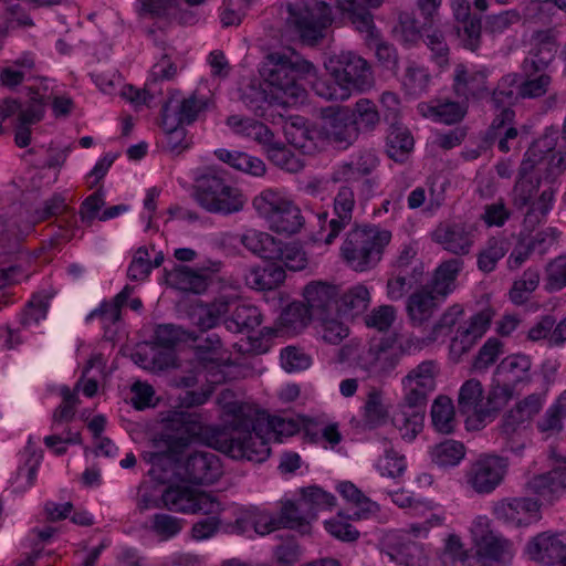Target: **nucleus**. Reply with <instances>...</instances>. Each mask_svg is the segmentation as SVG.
Returning a JSON list of instances; mask_svg holds the SVG:
<instances>
[{
  "label": "nucleus",
  "mask_w": 566,
  "mask_h": 566,
  "mask_svg": "<svg viewBox=\"0 0 566 566\" xmlns=\"http://www.w3.org/2000/svg\"><path fill=\"white\" fill-rule=\"evenodd\" d=\"M515 387L503 381L493 380V386L485 398V409L488 417L493 412L501 410L512 399Z\"/></svg>",
  "instance_id": "obj_58"
},
{
  "label": "nucleus",
  "mask_w": 566,
  "mask_h": 566,
  "mask_svg": "<svg viewBox=\"0 0 566 566\" xmlns=\"http://www.w3.org/2000/svg\"><path fill=\"white\" fill-rule=\"evenodd\" d=\"M230 390L218 396L224 416L223 428L213 434V447L235 460L263 462L270 455L269 440L293 436L298 423L293 419L269 416L253 405L233 400Z\"/></svg>",
  "instance_id": "obj_1"
},
{
  "label": "nucleus",
  "mask_w": 566,
  "mask_h": 566,
  "mask_svg": "<svg viewBox=\"0 0 566 566\" xmlns=\"http://www.w3.org/2000/svg\"><path fill=\"white\" fill-rule=\"evenodd\" d=\"M262 323L260 310L250 304H238L231 315L224 319L226 328L232 333L251 332Z\"/></svg>",
  "instance_id": "obj_38"
},
{
  "label": "nucleus",
  "mask_w": 566,
  "mask_h": 566,
  "mask_svg": "<svg viewBox=\"0 0 566 566\" xmlns=\"http://www.w3.org/2000/svg\"><path fill=\"white\" fill-rule=\"evenodd\" d=\"M196 490L185 486H169L161 495L164 506L170 511L191 513Z\"/></svg>",
  "instance_id": "obj_50"
},
{
  "label": "nucleus",
  "mask_w": 566,
  "mask_h": 566,
  "mask_svg": "<svg viewBox=\"0 0 566 566\" xmlns=\"http://www.w3.org/2000/svg\"><path fill=\"white\" fill-rule=\"evenodd\" d=\"M401 350L388 347L384 344L370 346L361 354L359 360L363 368L370 375L385 378L398 366L401 358Z\"/></svg>",
  "instance_id": "obj_24"
},
{
  "label": "nucleus",
  "mask_w": 566,
  "mask_h": 566,
  "mask_svg": "<svg viewBox=\"0 0 566 566\" xmlns=\"http://www.w3.org/2000/svg\"><path fill=\"white\" fill-rule=\"evenodd\" d=\"M280 319L285 327L297 331L304 328L313 317L306 304L292 303L281 314Z\"/></svg>",
  "instance_id": "obj_64"
},
{
  "label": "nucleus",
  "mask_w": 566,
  "mask_h": 566,
  "mask_svg": "<svg viewBox=\"0 0 566 566\" xmlns=\"http://www.w3.org/2000/svg\"><path fill=\"white\" fill-rule=\"evenodd\" d=\"M532 361L530 356L513 354L505 357L495 369V381H503L513 387L531 380Z\"/></svg>",
  "instance_id": "obj_30"
},
{
  "label": "nucleus",
  "mask_w": 566,
  "mask_h": 566,
  "mask_svg": "<svg viewBox=\"0 0 566 566\" xmlns=\"http://www.w3.org/2000/svg\"><path fill=\"white\" fill-rule=\"evenodd\" d=\"M485 397L479 380L469 379L460 388L458 397V409L468 418H475L482 422L488 417L485 409Z\"/></svg>",
  "instance_id": "obj_28"
},
{
  "label": "nucleus",
  "mask_w": 566,
  "mask_h": 566,
  "mask_svg": "<svg viewBox=\"0 0 566 566\" xmlns=\"http://www.w3.org/2000/svg\"><path fill=\"white\" fill-rule=\"evenodd\" d=\"M452 87L459 101L447 102L443 106L474 103L488 93L486 76L482 72L469 71L463 64H458L454 70Z\"/></svg>",
  "instance_id": "obj_21"
},
{
  "label": "nucleus",
  "mask_w": 566,
  "mask_h": 566,
  "mask_svg": "<svg viewBox=\"0 0 566 566\" xmlns=\"http://www.w3.org/2000/svg\"><path fill=\"white\" fill-rule=\"evenodd\" d=\"M277 254L279 255L273 261H281L284 270L287 269L294 272L302 271L308 264L306 252L296 243H283L281 241Z\"/></svg>",
  "instance_id": "obj_54"
},
{
  "label": "nucleus",
  "mask_w": 566,
  "mask_h": 566,
  "mask_svg": "<svg viewBox=\"0 0 566 566\" xmlns=\"http://www.w3.org/2000/svg\"><path fill=\"white\" fill-rule=\"evenodd\" d=\"M222 340L219 335H208L196 346V370L179 379V385L193 387L205 378L210 384H219L224 379L220 370Z\"/></svg>",
  "instance_id": "obj_11"
},
{
  "label": "nucleus",
  "mask_w": 566,
  "mask_h": 566,
  "mask_svg": "<svg viewBox=\"0 0 566 566\" xmlns=\"http://www.w3.org/2000/svg\"><path fill=\"white\" fill-rule=\"evenodd\" d=\"M431 419L434 428L441 433H451L455 426L454 407L446 396L438 397L431 407Z\"/></svg>",
  "instance_id": "obj_49"
},
{
  "label": "nucleus",
  "mask_w": 566,
  "mask_h": 566,
  "mask_svg": "<svg viewBox=\"0 0 566 566\" xmlns=\"http://www.w3.org/2000/svg\"><path fill=\"white\" fill-rule=\"evenodd\" d=\"M191 196L207 212L222 216L238 213L247 203L242 190L229 184L223 175L213 168H208L196 176Z\"/></svg>",
  "instance_id": "obj_3"
},
{
  "label": "nucleus",
  "mask_w": 566,
  "mask_h": 566,
  "mask_svg": "<svg viewBox=\"0 0 566 566\" xmlns=\"http://www.w3.org/2000/svg\"><path fill=\"white\" fill-rule=\"evenodd\" d=\"M474 557L479 566H505L514 557L513 543L491 528L486 516H476L470 526Z\"/></svg>",
  "instance_id": "obj_5"
},
{
  "label": "nucleus",
  "mask_w": 566,
  "mask_h": 566,
  "mask_svg": "<svg viewBox=\"0 0 566 566\" xmlns=\"http://www.w3.org/2000/svg\"><path fill=\"white\" fill-rule=\"evenodd\" d=\"M462 268L461 259L442 262L436 270L431 285L428 286L429 291L433 292L439 300H444L455 289V280Z\"/></svg>",
  "instance_id": "obj_35"
},
{
  "label": "nucleus",
  "mask_w": 566,
  "mask_h": 566,
  "mask_svg": "<svg viewBox=\"0 0 566 566\" xmlns=\"http://www.w3.org/2000/svg\"><path fill=\"white\" fill-rule=\"evenodd\" d=\"M240 242L253 254L262 259L274 260L279 255L281 241L266 232L251 229L241 235Z\"/></svg>",
  "instance_id": "obj_36"
},
{
  "label": "nucleus",
  "mask_w": 566,
  "mask_h": 566,
  "mask_svg": "<svg viewBox=\"0 0 566 566\" xmlns=\"http://www.w3.org/2000/svg\"><path fill=\"white\" fill-rule=\"evenodd\" d=\"M259 216L277 233L294 234L304 224L300 208L281 193L266 189L253 199Z\"/></svg>",
  "instance_id": "obj_6"
},
{
  "label": "nucleus",
  "mask_w": 566,
  "mask_h": 566,
  "mask_svg": "<svg viewBox=\"0 0 566 566\" xmlns=\"http://www.w3.org/2000/svg\"><path fill=\"white\" fill-rule=\"evenodd\" d=\"M385 120L389 124L387 134V155L396 163H405L413 150L415 140L409 129L400 122L397 108H389L385 115Z\"/></svg>",
  "instance_id": "obj_23"
},
{
  "label": "nucleus",
  "mask_w": 566,
  "mask_h": 566,
  "mask_svg": "<svg viewBox=\"0 0 566 566\" xmlns=\"http://www.w3.org/2000/svg\"><path fill=\"white\" fill-rule=\"evenodd\" d=\"M355 193L350 186H342L334 198V217L328 221V233L324 241L331 244L352 222L355 208Z\"/></svg>",
  "instance_id": "obj_25"
},
{
  "label": "nucleus",
  "mask_w": 566,
  "mask_h": 566,
  "mask_svg": "<svg viewBox=\"0 0 566 566\" xmlns=\"http://www.w3.org/2000/svg\"><path fill=\"white\" fill-rule=\"evenodd\" d=\"M539 504L536 500L530 497H518L502 501L495 507V514L499 518L515 525L526 524L527 516L535 517L538 513Z\"/></svg>",
  "instance_id": "obj_32"
},
{
  "label": "nucleus",
  "mask_w": 566,
  "mask_h": 566,
  "mask_svg": "<svg viewBox=\"0 0 566 566\" xmlns=\"http://www.w3.org/2000/svg\"><path fill=\"white\" fill-rule=\"evenodd\" d=\"M438 374L434 360H424L410 369L401 380L405 406L424 409L428 396L436 389Z\"/></svg>",
  "instance_id": "obj_12"
},
{
  "label": "nucleus",
  "mask_w": 566,
  "mask_h": 566,
  "mask_svg": "<svg viewBox=\"0 0 566 566\" xmlns=\"http://www.w3.org/2000/svg\"><path fill=\"white\" fill-rule=\"evenodd\" d=\"M234 298L227 295L216 297L209 303H199L192 307L190 318L201 332L216 327L230 311Z\"/></svg>",
  "instance_id": "obj_26"
},
{
  "label": "nucleus",
  "mask_w": 566,
  "mask_h": 566,
  "mask_svg": "<svg viewBox=\"0 0 566 566\" xmlns=\"http://www.w3.org/2000/svg\"><path fill=\"white\" fill-rule=\"evenodd\" d=\"M538 187V178H518L512 190L513 206L518 210L528 207L523 220L524 228L527 230H534L545 219L553 206L555 190L552 187L543 190L537 200L531 201Z\"/></svg>",
  "instance_id": "obj_10"
},
{
  "label": "nucleus",
  "mask_w": 566,
  "mask_h": 566,
  "mask_svg": "<svg viewBox=\"0 0 566 566\" xmlns=\"http://www.w3.org/2000/svg\"><path fill=\"white\" fill-rule=\"evenodd\" d=\"M331 74L336 81L364 91L373 84L368 62L353 52H342L329 60Z\"/></svg>",
  "instance_id": "obj_14"
},
{
  "label": "nucleus",
  "mask_w": 566,
  "mask_h": 566,
  "mask_svg": "<svg viewBox=\"0 0 566 566\" xmlns=\"http://www.w3.org/2000/svg\"><path fill=\"white\" fill-rule=\"evenodd\" d=\"M534 40V48L523 63V70L527 74H533L546 69L554 60L557 51V43L551 31H538Z\"/></svg>",
  "instance_id": "obj_27"
},
{
  "label": "nucleus",
  "mask_w": 566,
  "mask_h": 566,
  "mask_svg": "<svg viewBox=\"0 0 566 566\" xmlns=\"http://www.w3.org/2000/svg\"><path fill=\"white\" fill-rule=\"evenodd\" d=\"M291 21L303 41L315 43L324 36V31L331 25L332 9L327 0H300L289 7Z\"/></svg>",
  "instance_id": "obj_8"
},
{
  "label": "nucleus",
  "mask_w": 566,
  "mask_h": 566,
  "mask_svg": "<svg viewBox=\"0 0 566 566\" xmlns=\"http://www.w3.org/2000/svg\"><path fill=\"white\" fill-rule=\"evenodd\" d=\"M286 274L282 265L272 263L265 266H254L245 275L247 284L259 291L273 290L285 281Z\"/></svg>",
  "instance_id": "obj_37"
},
{
  "label": "nucleus",
  "mask_w": 566,
  "mask_h": 566,
  "mask_svg": "<svg viewBox=\"0 0 566 566\" xmlns=\"http://www.w3.org/2000/svg\"><path fill=\"white\" fill-rule=\"evenodd\" d=\"M220 268V262H209V265L197 269L180 265L170 272L169 279L171 284L182 292L201 294L212 283L213 274L219 272Z\"/></svg>",
  "instance_id": "obj_19"
},
{
  "label": "nucleus",
  "mask_w": 566,
  "mask_h": 566,
  "mask_svg": "<svg viewBox=\"0 0 566 566\" xmlns=\"http://www.w3.org/2000/svg\"><path fill=\"white\" fill-rule=\"evenodd\" d=\"M507 251L509 244L505 239L489 238L476 255L478 269L483 273L493 272Z\"/></svg>",
  "instance_id": "obj_42"
},
{
  "label": "nucleus",
  "mask_w": 566,
  "mask_h": 566,
  "mask_svg": "<svg viewBox=\"0 0 566 566\" xmlns=\"http://www.w3.org/2000/svg\"><path fill=\"white\" fill-rule=\"evenodd\" d=\"M279 518L281 528L297 530L302 533L307 531L311 521L307 512L305 511V507H303L300 500L297 502L290 500L283 502L281 505Z\"/></svg>",
  "instance_id": "obj_45"
},
{
  "label": "nucleus",
  "mask_w": 566,
  "mask_h": 566,
  "mask_svg": "<svg viewBox=\"0 0 566 566\" xmlns=\"http://www.w3.org/2000/svg\"><path fill=\"white\" fill-rule=\"evenodd\" d=\"M196 433L197 426L191 413L168 410L163 413L156 442L158 447L166 448L169 458L177 460V457L188 448Z\"/></svg>",
  "instance_id": "obj_9"
},
{
  "label": "nucleus",
  "mask_w": 566,
  "mask_h": 566,
  "mask_svg": "<svg viewBox=\"0 0 566 566\" xmlns=\"http://www.w3.org/2000/svg\"><path fill=\"white\" fill-rule=\"evenodd\" d=\"M491 310H483L474 314L469 322L461 325L450 343V355L455 359L467 354L484 335L492 321Z\"/></svg>",
  "instance_id": "obj_22"
},
{
  "label": "nucleus",
  "mask_w": 566,
  "mask_h": 566,
  "mask_svg": "<svg viewBox=\"0 0 566 566\" xmlns=\"http://www.w3.org/2000/svg\"><path fill=\"white\" fill-rule=\"evenodd\" d=\"M389 412L382 401L381 392L373 389L369 391L364 406L365 424L370 429L378 428L387 422Z\"/></svg>",
  "instance_id": "obj_51"
},
{
  "label": "nucleus",
  "mask_w": 566,
  "mask_h": 566,
  "mask_svg": "<svg viewBox=\"0 0 566 566\" xmlns=\"http://www.w3.org/2000/svg\"><path fill=\"white\" fill-rule=\"evenodd\" d=\"M440 301L428 286L413 292L408 297L406 306L410 323L413 326L427 323L438 310Z\"/></svg>",
  "instance_id": "obj_31"
},
{
  "label": "nucleus",
  "mask_w": 566,
  "mask_h": 566,
  "mask_svg": "<svg viewBox=\"0 0 566 566\" xmlns=\"http://www.w3.org/2000/svg\"><path fill=\"white\" fill-rule=\"evenodd\" d=\"M39 218L45 220L51 217H61V221L71 224L75 218L72 209L65 203V199L61 195H54L44 202L41 210L38 211Z\"/></svg>",
  "instance_id": "obj_63"
},
{
  "label": "nucleus",
  "mask_w": 566,
  "mask_h": 566,
  "mask_svg": "<svg viewBox=\"0 0 566 566\" xmlns=\"http://www.w3.org/2000/svg\"><path fill=\"white\" fill-rule=\"evenodd\" d=\"M432 240L449 253L468 255L474 244V231L464 222L446 221L433 230Z\"/></svg>",
  "instance_id": "obj_16"
},
{
  "label": "nucleus",
  "mask_w": 566,
  "mask_h": 566,
  "mask_svg": "<svg viewBox=\"0 0 566 566\" xmlns=\"http://www.w3.org/2000/svg\"><path fill=\"white\" fill-rule=\"evenodd\" d=\"M392 424L398 429L401 438L412 441L423 427V409L409 408L405 401L399 405L392 417Z\"/></svg>",
  "instance_id": "obj_39"
},
{
  "label": "nucleus",
  "mask_w": 566,
  "mask_h": 566,
  "mask_svg": "<svg viewBox=\"0 0 566 566\" xmlns=\"http://www.w3.org/2000/svg\"><path fill=\"white\" fill-rule=\"evenodd\" d=\"M300 502L310 518L314 520L318 512L329 510L335 505V496L317 486H308L302 490Z\"/></svg>",
  "instance_id": "obj_47"
},
{
  "label": "nucleus",
  "mask_w": 566,
  "mask_h": 566,
  "mask_svg": "<svg viewBox=\"0 0 566 566\" xmlns=\"http://www.w3.org/2000/svg\"><path fill=\"white\" fill-rule=\"evenodd\" d=\"M566 286V254L552 260L545 269V287L549 292L560 291Z\"/></svg>",
  "instance_id": "obj_60"
},
{
  "label": "nucleus",
  "mask_w": 566,
  "mask_h": 566,
  "mask_svg": "<svg viewBox=\"0 0 566 566\" xmlns=\"http://www.w3.org/2000/svg\"><path fill=\"white\" fill-rule=\"evenodd\" d=\"M515 74H509L501 78L497 87L494 90L492 99L496 106H512L521 97L520 84Z\"/></svg>",
  "instance_id": "obj_55"
},
{
  "label": "nucleus",
  "mask_w": 566,
  "mask_h": 566,
  "mask_svg": "<svg viewBox=\"0 0 566 566\" xmlns=\"http://www.w3.org/2000/svg\"><path fill=\"white\" fill-rule=\"evenodd\" d=\"M391 240V232L375 226L352 229L340 248L346 263L355 271L374 269L381 260L385 247Z\"/></svg>",
  "instance_id": "obj_4"
},
{
  "label": "nucleus",
  "mask_w": 566,
  "mask_h": 566,
  "mask_svg": "<svg viewBox=\"0 0 566 566\" xmlns=\"http://www.w3.org/2000/svg\"><path fill=\"white\" fill-rule=\"evenodd\" d=\"M211 103H214L212 101V93L207 84L202 83L188 97L181 96V93L177 90L172 91L166 106L171 104H179V106H208Z\"/></svg>",
  "instance_id": "obj_59"
},
{
  "label": "nucleus",
  "mask_w": 566,
  "mask_h": 566,
  "mask_svg": "<svg viewBox=\"0 0 566 566\" xmlns=\"http://www.w3.org/2000/svg\"><path fill=\"white\" fill-rule=\"evenodd\" d=\"M338 300L339 314L354 318L368 308L370 304V293L365 285L357 284L339 295Z\"/></svg>",
  "instance_id": "obj_41"
},
{
  "label": "nucleus",
  "mask_w": 566,
  "mask_h": 566,
  "mask_svg": "<svg viewBox=\"0 0 566 566\" xmlns=\"http://www.w3.org/2000/svg\"><path fill=\"white\" fill-rule=\"evenodd\" d=\"M339 291L325 282H311L304 289V298L313 321L339 314Z\"/></svg>",
  "instance_id": "obj_20"
},
{
  "label": "nucleus",
  "mask_w": 566,
  "mask_h": 566,
  "mask_svg": "<svg viewBox=\"0 0 566 566\" xmlns=\"http://www.w3.org/2000/svg\"><path fill=\"white\" fill-rule=\"evenodd\" d=\"M522 22V14L517 9L502 10L485 17L484 30L492 36H500L511 32Z\"/></svg>",
  "instance_id": "obj_44"
},
{
  "label": "nucleus",
  "mask_w": 566,
  "mask_h": 566,
  "mask_svg": "<svg viewBox=\"0 0 566 566\" xmlns=\"http://www.w3.org/2000/svg\"><path fill=\"white\" fill-rule=\"evenodd\" d=\"M321 117V133L339 148H347L358 137L355 108H322Z\"/></svg>",
  "instance_id": "obj_13"
},
{
  "label": "nucleus",
  "mask_w": 566,
  "mask_h": 566,
  "mask_svg": "<svg viewBox=\"0 0 566 566\" xmlns=\"http://www.w3.org/2000/svg\"><path fill=\"white\" fill-rule=\"evenodd\" d=\"M184 526V521L176 516L158 513L151 517L150 531L161 541L176 536Z\"/></svg>",
  "instance_id": "obj_57"
},
{
  "label": "nucleus",
  "mask_w": 566,
  "mask_h": 566,
  "mask_svg": "<svg viewBox=\"0 0 566 566\" xmlns=\"http://www.w3.org/2000/svg\"><path fill=\"white\" fill-rule=\"evenodd\" d=\"M261 145L264 147L269 159L277 167L290 172H296L302 168L295 155L284 144L275 142L273 134L269 144Z\"/></svg>",
  "instance_id": "obj_52"
},
{
  "label": "nucleus",
  "mask_w": 566,
  "mask_h": 566,
  "mask_svg": "<svg viewBox=\"0 0 566 566\" xmlns=\"http://www.w3.org/2000/svg\"><path fill=\"white\" fill-rule=\"evenodd\" d=\"M543 407V396L532 394L520 401L515 408L510 410L503 423V432L512 434L516 432L517 426L531 420Z\"/></svg>",
  "instance_id": "obj_34"
},
{
  "label": "nucleus",
  "mask_w": 566,
  "mask_h": 566,
  "mask_svg": "<svg viewBox=\"0 0 566 566\" xmlns=\"http://www.w3.org/2000/svg\"><path fill=\"white\" fill-rule=\"evenodd\" d=\"M429 522L412 524L409 530L389 532L381 541V549L392 562L402 566H427L428 555L413 537L426 536Z\"/></svg>",
  "instance_id": "obj_7"
},
{
  "label": "nucleus",
  "mask_w": 566,
  "mask_h": 566,
  "mask_svg": "<svg viewBox=\"0 0 566 566\" xmlns=\"http://www.w3.org/2000/svg\"><path fill=\"white\" fill-rule=\"evenodd\" d=\"M464 446L455 440H446L440 442L436 444L430 451L432 462L439 467L457 465L464 458Z\"/></svg>",
  "instance_id": "obj_48"
},
{
  "label": "nucleus",
  "mask_w": 566,
  "mask_h": 566,
  "mask_svg": "<svg viewBox=\"0 0 566 566\" xmlns=\"http://www.w3.org/2000/svg\"><path fill=\"white\" fill-rule=\"evenodd\" d=\"M526 489L548 502L558 499L566 491V468H556L552 471L533 476Z\"/></svg>",
  "instance_id": "obj_29"
},
{
  "label": "nucleus",
  "mask_w": 566,
  "mask_h": 566,
  "mask_svg": "<svg viewBox=\"0 0 566 566\" xmlns=\"http://www.w3.org/2000/svg\"><path fill=\"white\" fill-rule=\"evenodd\" d=\"M527 553L532 559L544 565L566 566V535L541 533L528 542Z\"/></svg>",
  "instance_id": "obj_18"
},
{
  "label": "nucleus",
  "mask_w": 566,
  "mask_h": 566,
  "mask_svg": "<svg viewBox=\"0 0 566 566\" xmlns=\"http://www.w3.org/2000/svg\"><path fill=\"white\" fill-rule=\"evenodd\" d=\"M386 0H338V7L348 14L349 20L359 32L374 34V19L370 8H378Z\"/></svg>",
  "instance_id": "obj_33"
},
{
  "label": "nucleus",
  "mask_w": 566,
  "mask_h": 566,
  "mask_svg": "<svg viewBox=\"0 0 566 566\" xmlns=\"http://www.w3.org/2000/svg\"><path fill=\"white\" fill-rule=\"evenodd\" d=\"M368 45L375 49L379 63L387 70H396L398 65V54L396 49L386 42L380 41L378 32L374 27V34L366 33Z\"/></svg>",
  "instance_id": "obj_62"
},
{
  "label": "nucleus",
  "mask_w": 566,
  "mask_h": 566,
  "mask_svg": "<svg viewBox=\"0 0 566 566\" xmlns=\"http://www.w3.org/2000/svg\"><path fill=\"white\" fill-rule=\"evenodd\" d=\"M507 463L503 458L485 455L476 460L467 473L468 484L480 494L495 490L506 473Z\"/></svg>",
  "instance_id": "obj_15"
},
{
  "label": "nucleus",
  "mask_w": 566,
  "mask_h": 566,
  "mask_svg": "<svg viewBox=\"0 0 566 566\" xmlns=\"http://www.w3.org/2000/svg\"><path fill=\"white\" fill-rule=\"evenodd\" d=\"M566 417V390H564L557 400L546 410L544 416L537 421V429L547 438L559 433L563 429V419Z\"/></svg>",
  "instance_id": "obj_43"
},
{
  "label": "nucleus",
  "mask_w": 566,
  "mask_h": 566,
  "mask_svg": "<svg viewBox=\"0 0 566 566\" xmlns=\"http://www.w3.org/2000/svg\"><path fill=\"white\" fill-rule=\"evenodd\" d=\"M14 142L18 147L24 148L31 142V126L44 117L43 108H18Z\"/></svg>",
  "instance_id": "obj_46"
},
{
  "label": "nucleus",
  "mask_w": 566,
  "mask_h": 566,
  "mask_svg": "<svg viewBox=\"0 0 566 566\" xmlns=\"http://www.w3.org/2000/svg\"><path fill=\"white\" fill-rule=\"evenodd\" d=\"M263 83L251 86V103L290 106L303 103L306 91L301 81L316 74L315 65L292 52L269 53L259 70Z\"/></svg>",
  "instance_id": "obj_2"
},
{
  "label": "nucleus",
  "mask_w": 566,
  "mask_h": 566,
  "mask_svg": "<svg viewBox=\"0 0 566 566\" xmlns=\"http://www.w3.org/2000/svg\"><path fill=\"white\" fill-rule=\"evenodd\" d=\"M182 479L193 484L214 483L222 474L219 457L211 451H195L181 465Z\"/></svg>",
  "instance_id": "obj_17"
},
{
  "label": "nucleus",
  "mask_w": 566,
  "mask_h": 566,
  "mask_svg": "<svg viewBox=\"0 0 566 566\" xmlns=\"http://www.w3.org/2000/svg\"><path fill=\"white\" fill-rule=\"evenodd\" d=\"M200 108H161L159 126L164 132H171L184 128L185 125L193 123Z\"/></svg>",
  "instance_id": "obj_53"
},
{
  "label": "nucleus",
  "mask_w": 566,
  "mask_h": 566,
  "mask_svg": "<svg viewBox=\"0 0 566 566\" xmlns=\"http://www.w3.org/2000/svg\"><path fill=\"white\" fill-rule=\"evenodd\" d=\"M339 315L340 314L327 315V317L316 319L321 325L323 339L332 345L339 344L349 334L348 326L340 321Z\"/></svg>",
  "instance_id": "obj_56"
},
{
  "label": "nucleus",
  "mask_w": 566,
  "mask_h": 566,
  "mask_svg": "<svg viewBox=\"0 0 566 566\" xmlns=\"http://www.w3.org/2000/svg\"><path fill=\"white\" fill-rule=\"evenodd\" d=\"M227 125L233 133L250 137L258 144H269L272 132L263 123L242 115H232L227 119Z\"/></svg>",
  "instance_id": "obj_40"
},
{
  "label": "nucleus",
  "mask_w": 566,
  "mask_h": 566,
  "mask_svg": "<svg viewBox=\"0 0 566 566\" xmlns=\"http://www.w3.org/2000/svg\"><path fill=\"white\" fill-rule=\"evenodd\" d=\"M313 90L316 95L325 101L343 102L350 96V88L339 81L316 80L313 83Z\"/></svg>",
  "instance_id": "obj_61"
}]
</instances>
